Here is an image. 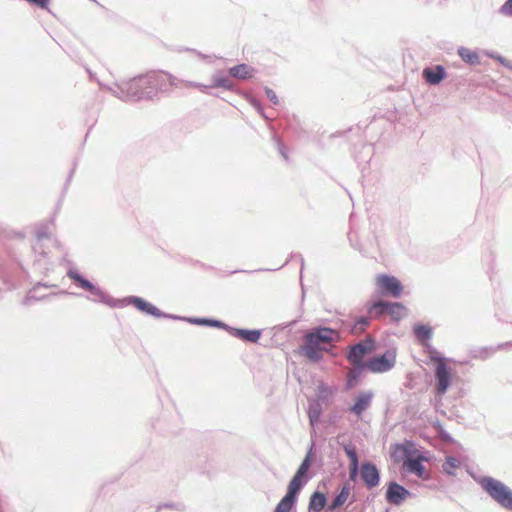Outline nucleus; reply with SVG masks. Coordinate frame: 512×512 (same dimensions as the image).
I'll list each match as a JSON object with an SVG mask.
<instances>
[{
    "instance_id": "7ed1b4c3",
    "label": "nucleus",
    "mask_w": 512,
    "mask_h": 512,
    "mask_svg": "<svg viewBox=\"0 0 512 512\" xmlns=\"http://www.w3.org/2000/svg\"><path fill=\"white\" fill-rule=\"evenodd\" d=\"M478 484L499 506L512 511V489L510 487L491 476L481 477Z\"/></svg>"
},
{
    "instance_id": "dca6fc26",
    "label": "nucleus",
    "mask_w": 512,
    "mask_h": 512,
    "mask_svg": "<svg viewBox=\"0 0 512 512\" xmlns=\"http://www.w3.org/2000/svg\"><path fill=\"white\" fill-rule=\"evenodd\" d=\"M413 333L421 345L427 347L428 350L432 349L429 345V341L432 338V328L429 325L416 324L413 327Z\"/></svg>"
},
{
    "instance_id": "20e7f679",
    "label": "nucleus",
    "mask_w": 512,
    "mask_h": 512,
    "mask_svg": "<svg viewBox=\"0 0 512 512\" xmlns=\"http://www.w3.org/2000/svg\"><path fill=\"white\" fill-rule=\"evenodd\" d=\"M398 447L403 452L404 469L423 480H429L431 476L422 464L423 461L427 460L424 455L415 449L412 444H401Z\"/></svg>"
},
{
    "instance_id": "6ab92c4d",
    "label": "nucleus",
    "mask_w": 512,
    "mask_h": 512,
    "mask_svg": "<svg viewBox=\"0 0 512 512\" xmlns=\"http://www.w3.org/2000/svg\"><path fill=\"white\" fill-rule=\"evenodd\" d=\"M130 303L133 304L138 310L153 316H159L160 311L157 307L147 302L140 297H132Z\"/></svg>"
},
{
    "instance_id": "72a5a7b5",
    "label": "nucleus",
    "mask_w": 512,
    "mask_h": 512,
    "mask_svg": "<svg viewBox=\"0 0 512 512\" xmlns=\"http://www.w3.org/2000/svg\"><path fill=\"white\" fill-rule=\"evenodd\" d=\"M162 507L169 508V509H176L178 511L185 510V505L183 503H165L164 505L159 506V509H161Z\"/></svg>"
},
{
    "instance_id": "39448f33",
    "label": "nucleus",
    "mask_w": 512,
    "mask_h": 512,
    "mask_svg": "<svg viewBox=\"0 0 512 512\" xmlns=\"http://www.w3.org/2000/svg\"><path fill=\"white\" fill-rule=\"evenodd\" d=\"M428 357L434 365L435 376L438 384H449L454 373V362L451 359L441 356L436 350H427Z\"/></svg>"
},
{
    "instance_id": "7c9ffc66",
    "label": "nucleus",
    "mask_w": 512,
    "mask_h": 512,
    "mask_svg": "<svg viewBox=\"0 0 512 512\" xmlns=\"http://www.w3.org/2000/svg\"><path fill=\"white\" fill-rule=\"evenodd\" d=\"M214 86L215 87H222V88H225V89H228V90L232 88L231 81L228 78H225V77L216 78L215 82H214Z\"/></svg>"
},
{
    "instance_id": "a878e982",
    "label": "nucleus",
    "mask_w": 512,
    "mask_h": 512,
    "mask_svg": "<svg viewBox=\"0 0 512 512\" xmlns=\"http://www.w3.org/2000/svg\"><path fill=\"white\" fill-rule=\"evenodd\" d=\"M461 462L454 456H447L445 462L442 464L443 471L448 475H455L454 470L459 468Z\"/></svg>"
},
{
    "instance_id": "cd10ccee",
    "label": "nucleus",
    "mask_w": 512,
    "mask_h": 512,
    "mask_svg": "<svg viewBox=\"0 0 512 512\" xmlns=\"http://www.w3.org/2000/svg\"><path fill=\"white\" fill-rule=\"evenodd\" d=\"M343 450L346 453V455L348 456L350 463H358L359 462L358 454H357V451H356V448L354 445L346 444L343 446Z\"/></svg>"
},
{
    "instance_id": "aec40b11",
    "label": "nucleus",
    "mask_w": 512,
    "mask_h": 512,
    "mask_svg": "<svg viewBox=\"0 0 512 512\" xmlns=\"http://www.w3.org/2000/svg\"><path fill=\"white\" fill-rule=\"evenodd\" d=\"M406 307L399 302L390 303L387 304V311L386 314H388L393 321H400L406 316Z\"/></svg>"
},
{
    "instance_id": "a211bd4d",
    "label": "nucleus",
    "mask_w": 512,
    "mask_h": 512,
    "mask_svg": "<svg viewBox=\"0 0 512 512\" xmlns=\"http://www.w3.org/2000/svg\"><path fill=\"white\" fill-rule=\"evenodd\" d=\"M255 73L254 68L247 64H239L229 69V74L237 79L246 80L252 78Z\"/></svg>"
},
{
    "instance_id": "f257e3e1",
    "label": "nucleus",
    "mask_w": 512,
    "mask_h": 512,
    "mask_svg": "<svg viewBox=\"0 0 512 512\" xmlns=\"http://www.w3.org/2000/svg\"><path fill=\"white\" fill-rule=\"evenodd\" d=\"M180 84L187 88H198L199 85L192 82L181 81L174 75L165 71H151L138 76L125 83L122 91L132 99H152L160 93L178 87Z\"/></svg>"
},
{
    "instance_id": "c85d7f7f",
    "label": "nucleus",
    "mask_w": 512,
    "mask_h": 512,
    "mask_svg": "<svg viewBox=\"0 0 512 512\" xmlns=\"http://www.w3.org/2000/svg\"><path fill=\"white\" fill-rule=\"evenodd\" d=\"M369 321L368 318L359 319L351 328V333L354 335L361 334L367 327Z\"/></svg>"
},
{
    "instance_id": "ddd939ff",
    "label": "nucleus",
    "mask_w": 512,
    "mask_h": 512,
    "mask_svg": "<svg viewBox=\"0 0 512 512\" xmlns=\"http://www.w3.org/2000/svg\"><path fill=\"white\" fill-rule=\"evenodd\" d=\"M373 396L374 393L370 390L359 393L349 411L358 417L361 416L370 407Z\"/></svg>"
},
{
    "instance_id": "1a4fd4ad",
    "label": "nucleus",
    "mask_w": 512,
    "mask_h": 512,
    "mask_svg": "<svg viewBox=\"0 0 512 512\" xmlns=\"http://www.w3.org/2000/svg\"><path fill=\"white\" fill-rule=\"evenodd\" d=\"M360 476H361V479H362L365 487L368 490H371V489L377 487L381 480L379 469L377 468V466L374 463H372L370 461H364L361 464Z\"/></svg>"
},
{
    "instance_id": "2f4dec72",
    "label": "nucleus",
    "mask_w": 512,
    "mask_h": 512,
    "mask_svg": "<svg viewBox=\"0 0 512 512\" xmlns=\"http://www.w3.org/2000/svg\"><path fill=\"white\" fill-rule=\"evenodd\" d=\"M435 387H436L435 399L437 402H441L442 397L446 394V392L448 391V388L450 386H435Z\"/></svg>"
},
{
    "instance_id": "4be33fe9",
    "label": "nucleus",
    "mask_w": 512,
    "mask_h": 512,
    "mask_svg": "<svg viewBox=\"0 0 512 512\" xmlns=\"http://www.w3.org/2000/svg\"><path fill=\"white\" fill-rule=\"evenodd\" d=\"M234 335L241 340L256 343L261 334L259 330L236 329Z\"/></svg>"
},
{
    "instance_id": "f704fd0d",
    "label": "nucleus",
    "mask_w": 512,
    "mask_h": 512,
    "mask_svg": "<svg viewBox=\"0 0 512 512\" xmlns=\"http://www.w3.org/2000/svg\"><path fill=\"white\" fill-rule=\"evenodd\" d=\"M501 12L504 15L512 16V0H507L501 7Z\"/></svg>"
},
{
    "instance_id": "c756f323",
    "label": "nucleus",
    "mask_w": 512,
    "mask_h": 512,
    "mask_svg": "<svg viewBox=\"0 0 512 512\" xmlns=\"http://www.w3.org/2000/svg\"><path fill=\"white\" fill-rule=\"evenodd\" d=\"M435 428L437 429L438 437L444 443L451 444L454 442L453 437L440 424H437V426H435Z\"/></svg>"
},
{
    "instance_id": "9d476101",
    "label": "nucleus",
    "mask_w": 512,
    "mask_h": 512,
    "mask_svg": "<svg viewBox=\"0 0 512 512\" xmlns=\"http://www.w3.org/2000/svg\"><path fill=\"white\" fill-rule=\"evenodd\" d=\"M410 496L411 492L397 482L391 481L387 484L385 499L389 504L399 506Z\"/></svg>"
},
{
    "instance_id": "412c9836",
    "label": "nucleus",
    "mask_w": 512,
    "mask_h": 512,
    "mask_svg": "<svg viewBox=\"0 0 512 512\" xmlns=\"http://www.w3.org/2000/svg\"><path fill=\"white\" fill-rule=\"evenodd\" d=\"M349 494H350V487L348 484H345L341 488L340 492L331 501V503L329 505V510L333 511V510H336L337 508L341 507L348 499Z\"/></svg>"
},
{
    "instance_id": "f3484780",
    "label": "nucleus",
    "mask_w": 512,
    "mask_h": 512,
    "mask_svg": "<svg viewBox=\"0 0 512 512\" xmlns=\"http://www.w3.org/2000/svg\"><path fill=\"white\" fill-rule=\"evenodd\" d=\"M327 504V498L324 493L315 491L309 500L308 512H321Z\"/></svg>"
},
{
    "instance_id": "5701e85b",
    "label": "nucleus",
    "mask_w": 512,
    "mask_h": 512,
    "mask_svg": "<svg viewBox=\"0 0 512 512\" xmlns=\"http://www.w3.org/2000/svg\"><path fill=\"white\" fill-rule=\"evenodd\" d=\"M332 394L331 386H318L316 396L313 399L327 406Z\"/></svg>"
},
{
    "instance_id": "f03ea898",
    "label": "nucleus",
    "mask_w": 512,
    "mask_h": 512,
    "mask_svg": "<svg viewBox=\"0 0 512 512\" xmlns=\"http://www.w3.org/2000/svg\"><path fill=\"white\" fill-rule=\"evenodd\" d=\"M339 339L340 335L336 330L327 327L315 328L305 335L301 352L310 361L317 362L322 358L323 352H329Z\"/></svg>"
},
{
    "instance_id": "f8f14e48",
    "label": "nucleus",
    "mask_w": 512,
    "mask_h": 512,
    "mask_svg": "<svg viewBox=\"0 0 512 512\" xmlns=\"http://www.w3.org/2000/svg\"><path fill=\"white\" fill-rule=\"evenodd\" d=\"M312 464V447L309 449L301 464L297 468L295 474L291 478V482L296 483L302 487H304L308 481L310 480V476L308 475L309 468Z\"/></svg>"
},
{
    "instance_id": "6e6552de",
    "label": "nucleus",
    "mask_w": 512,
    "mask_h": 512,
    "mask_svg": "<svg viewBox=\"0 0 512 512\" xmlns=\"http://www.w3.org/2000/svg\"><path fill=\"white\" fill-rule=\"evenodd\" d=\"M303 488L304 487L290 481L287 486L286 494L276 505L274 512H290L296 505L298 496Z\"/></svg>"
},
{
    "instance_id": "473e14b6",
    "label": "nucleus",
    "mask_w": 512,
    "mask_h": 512,
    "mask_svg": "<svg viewBox=\"0 0 512 512\" xmlns=\"http://www.w3.org/2000/svg\"><path fill=\"white\" fill-rule=\"evenodd\" d=\"M359 470V462L358 463H350L349 467V478L352 481H355L358 475Z\"/></svg>"
},
{
    "instance_id": "9b49d317",
    "label": "nucleus",
    "mask_w": 512,
    "mask_h": 512,
    "mask_svg": "<svg viewBox=\"0 0 512 512\" xmlns=\"http://www.w3.org/2000/svg\"><path fill=\"white\" fill-rule=\"evenodd\" d=\"M374 350V341L366 339L352 346L348 355V359L354 365H359L365 355Z\"/></svg>"
},
{
    "instance_id": "4468645a",
    "label": "nucleus",
    "mask_w": 512,
    "mask_h": 512,
    "mask_svg": "<svg viewBox=\"0 0 512 512\" xmlns=\"http://www.w3.org/2000/svg\"><path fill=\"white\" fill-rule=\"evenodd\" d=\"M308 409L307 415L309 418L310 426L314 429L315 426L320 422L321 415L323 413L324 404L317 402L313 397H308Z\"/></svg>"
},
{
    "instance_id": "b1692460",
    "label": "nucleus",
    "mask_w": 512,
    "mask_h": 512,
    "mask_svg": "<svg viewBox=\"0 0 512 512\" xmlns=\"http://www.w3.org/2000/svg\"><path fill=\"white\" fill-rule=\"evenodd\" d=\"M458 53L462 60L465 61L466 63H469L471 65L479 63L478 54L469 48L462 47L458 50Z\"/></svg>"
},
{
    "instance_id": "2eb2a0df",
    "label": "nucleus",
    "mask_w": 512,
    "mask_h": 512,
    "mask_svg": "<svg viewBox=\"0 0 512 512\" xmlns=\"http://www.w3.org/2000/svg\"><path fill=\"white\" fill-rule=\"evenodd\" d=\"M446 77V72L441 65L427 67L423 70V78L431 85L439 84Z\"/></svg>"
},
{
    "instance_id": "0eeeda50",
    "label": "nucleus",
    "mask_w": 512,
    "mask_h": 512,
    "mask_svg": "<svg viewBox=\"0 0 512 512\" xmlns=\"http://www.w3.org/2000/svg\"><path fill=\"white\" fill-rule=\"evenodd\" d=\"M396 360V353L395 351H386L381 356H376L372 359H370L366 364L365 367L367 370L374 372V373H382L390 370Z\"/></svg>"
},
{
    "instance_id": "c9c22d12",
    "label": "nucleus",
    "mask_w": 512,
    "mask_h": 512,
    "mask_svg": "<svg viewBox=\"0 0 512 512\" xmlns=\"http://www.w3.org/2000/svg\"><path fill=\"white\" fill-rule=\"evenodd\" d=\"M266 94H267V97L274 103V104H277L278 103V98L275 94V92L272 90V89H267L266 90Z\"/></svg>"
},
{
    "instance_id": "423d86ee",
    "label": "nucleus",
    "mask_w": 512,
    "mask_h": 512,
    "mask_svg": "<svg viewBox=\"0 0 512 512\" xmlns=\"http://www.w3.org/2000/svg\"><path fill=\"white\" fill-rule=\"evenodd\" d=\"M375 285L380 295L398 298L403 292V285L395 276L380 274L375 277Z\"/></svg>"
},
{
    "instance_id": "bb28decb",
    "label": "nucleus",
    "mask_w": 512,
    "mask_h": 512,
    "mask_svg": "<svg viewBox=\"0 0 512 512\" xmlns=\"http://www.w3.org/2000/svg\"><path fill=\"white\" fill-rule=\"evenodd\" d=\"M68 276L70 279L76 281L80 285V287H82L83 289H86L88 291H93L95 289V287L93 286V284L91 282L84 279L78 273H76L74 271H69Z\"/></svg>"
},
{
    "instance_id": "393cba45",
    "label": "nucleus",
    "mask_w": 512,
    "mask_h": 512,
    "mask_svg": "<svg viewBox=\"0 0 512 512\" xmlns=\"http://www.w3.org/2000/svg\"><path fill=\"white\" fill-rule=\"evenodd\" d=\"M388 302L377 301L373 303L369 309L368 314L370 318H378L383 314H386Z\"/></svg>"
},
{
    "instance_id": "e433bc0d",
    "label": "nucleus",
    "mask_w": 512,
    "mask_h": 512,
    "mask_svg": "<svg viewBox=\"0 0 512 512\" xmlns=\"http://www.w3.org/2000/svg\"><path fill=\"white\" fill-rule=\"evenodd\" d=\"M27 1L30 3L36 4L42 8L46 7V5H47V0H27Z\"/></svg>"
}]
</instances>
